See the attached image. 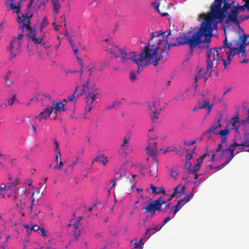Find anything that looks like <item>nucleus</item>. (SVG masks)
<instances>
[{
    "mask_svg": "<svg viewBox=\"0 0 249 249\" xmlns=\"http://www.w3.org/2000/svg\"><path fill=\"white\" fill-rule=\"evenodd\" d=\"M9 179L11 181V186H9V189H11V187H13V186H15L17 184H19V181L18 179H15L14 181H12L11 177H8Z\"/></svg>",
    "mask_w": 249,
    "mask_h": 249,
    "instance_id": "39",
    "label": "nucleus"
},
{
    "mask_svg": "<svg viewBox=\"0 0 249 249\" xmlns=\"http://www.w3.org/2000/svg\"><path fill=\"white\" fill-rule=\"evenodd\" d=\"M56 154L55 155V160L57 163L58 162V159L59 157H61V152L60 151H56Z\"/></svg>",
    "mask_w": 249,
    "mask_h": 249,
    "instance_id": "59",
    "label": "nucleus"
},
{
    "mask_svg": "<svg viewBox=\"0 0 249 249\" xmlns=\"http://www.w3.org/2000/svg\"><path fill=\"white\" fill-rule=\"evenodd\" d=\"M45 5V3L42 0H37L35 4V8H36V10H38L42 5Z\"/></svg>",
    "mask_w": 249,
    "mask_h": 249,
    "instance_id": "37",
    "label": "nucleus"
},
{
    "mask_svg": "<svg viewBox=\"0 0 249 249\" xmlns=\"http://www.w3.org/2000/svg\"><path fill=\"white\" fill-rule=\"evenodd\" d=\"M53 112L52 107L48 106L41 112L37 116H35V118L37 119L41 123L42 121L46 120L50 118L51 113Z\"/></svg>",
    "mask_w": 249,
    "mask_h": 249,
    "instance_id": "14",
    "label": "nucleus"
},
{
    "mask_svg": "<svg viewBox=\"0 0 249 249\" xmlns=\"http://www.w3.org/2000/svg\"><path fill=\"white\" fill-rule=\"evenodd\" d=\"M229 130L228 129H222L220 131H219L217 133H216V134H219L222 137H227L226 136L228 135L229 133Z\"/></svg>",
    "mask_w": 249,
    "mask_h": 249,
    "instance_id": "33",
    "label": "nucleus"
},
{
    "mask_svg": "<svg viewBox=\"0 0 249 249\" xmlns=\"http://www.w3.org/2000/svg\"><path fill=\"white\" fill-rule=\"evenodd\" d=\"M102 158H104V155L103 154H100L99 156L95 157V158L94 159L93 161H92V163L94 161H98L99 162H101V160H102Z\"/></svg>",
    "mask_w": 249,
    "mask_h": 249,
    "instance_id": "43",
    "label": "nucleus"
},
{
    "mask_svg": "<svg viewBox=\"0 0 249 249\" xmlns=\"http://www.w3.org/2000/svg\"><path fill=\"white\" fill-rule=\"evenodd\" d=\"M75 91H74V92L70 96H69L68 98V100L69 101H72L73 100V99L75 97V95L76 94V91H77V89H78V87H76V88H75Z\"/></svg>",
    "mask_w": 249,
    "mask_h": 249,
    "instance_id": "46",
    "label": "nucleus"
},
{
    "mask_svg": "<svg viewBox=\"0 0 249 249\" xmlns=\"http://www.w3.org/2000/svg\"><path fill=\"white\" fill-rule=\"evenodd\" d=\"M154 39H152L147 45L145 46L144 49L142 50L140 53L136 52H129L126 49H119L115 47L114 52L110 51L116 57H121V61L125 64L133 62L137 65L138 69L137 73H139L142 70L140 67L145 66L148 64L157 66L159 60L156 53V50L154 48Z\"/></svg>",
    "mask_w": 249,
    "mask_h": 249,
    "instance_id": "2",
    "label": "nucleus"
},
{
    "mask_svg": "<svg viewBox=\"0 0 249 249\" xmlns=\"http://www.w3.org/2000/svg\"><path fill=\"white\" fill-rule=\"evenodd\" d=\"M239 144L236 142V140L234 139L233 140V143L229 145V148H231L235 150V148L239 146Z\"/></svg>",
    "mask_w": 249,
    "mask_h": 249,
    "instance_id": "41",
    "label": "nucleus"
},
{
    "mask_svg": "<svg viewBox=\"0 0 249 249\" xmlns=\"http://www.w3.org/2000/svg\"><path fill=\"white\" fill-rule=\"evenodd\" d=\"M48 24V19L46 17L43 18L40 25V30L42 32L44 27Z\"/></svg>",
    "mask_w": 249,
    "mask_h": 249,
    "instance_id": "29",
    "label": "nucleus"
},
{
    "mask_svg": "<svg viewBox=\"0 0 249 249\" xmlns=\"http://www.w3.org/2000/svg\"><path fill=\"white\" fill-rule=\"evenodd\" d=\"M40 228L41 227L38 226V225H34L31 228V230H33L34 231H37L38 232Z\"/></svg>",
    "mask_w": 249,
    "mask_h": 249,
    "instance_id": "47",
    "label": "nucleus"
},
{
    "mask_svg": "<svg viewBox=\"0 0 249 249\" xmlns=\"http://www.w3.org/2000/svg\"><path fill=\"white\" fill-rule=\"evenodd\" d=\"M156 139L157 137H151L148 139L147 141L148 145L146 148L148 154L153 156L154 159H155V156L157 155L158 151L156 141Z\"/></svg>",
    "mask_w": 249,
    "mask_h": 249,
    "instance_id": "12",
    "label": "nucleus"
},
{
    "mask_svg": "<svg viewBox=\"0 0 249 249\" xmlns=\"http://www.w3.org/2000/svg\"><path fill=\"white\" fill-rule=\"evenodd\" d=\"M223 119V116L221 114H220L218 116V118L217 119L216 121L214 122V123L211 125L209 128L207 130V132L211 133H213L214 134H215L216 133L215 130L216 129H217L219 127H221V122L222 121Z\"/></svg>",
    "mask_w": 249,
    "mask_h": 249,
    "instance_id": "18",
    "label": "nucleus"
},
{
    "mask_svg": "<svg viewBox=\"0 0 249 249\" xmlns=\"http://www.w3.org/2000/svg\"><path fill=\"white\" fill-rule=\"evenodd\" d=\"M225 48H227V47H225V44L223 43V46L222 47L208 49L206 53L207 70L206 74H208L209 76L211 75L213 71V68L217 67L218 64L219 51L221 53V51Z\"/></svg>",
    "mask_w": 249,
    "mask_h": 249,
    "instance_id": "6",
    "label": "nucleus"
},
{
    "mask_svg": "<svg viewBox=\"0 0 249 249\" xmlns=\"http://www.w3.org/2000/svg\"><path fill=\"white\" fill-rule=\"evenodd\" d=\"M239 127H242L245 132L249 130V116H247L245 119L241 120L240 122Z\"/></svg>",
    "mask_w": 249,
    "mask_h": 249,
    "instance_id": "21",
    "label": "nucleus"
},
{
    "mask_svg": "<svg viewBox=\"0 0 249 249\" xmlns=\"http://www.w3.org/2000/svg\"><path fill=\"white\" fill-rule=\"evenodd\" d=\"M160 110L161 109L160 108ZM160 112V111H158L157 109H152V112H151V114L150 115V117L152 121H154L158 118Z\"/></svg>",
    "mask_w": 249,
    "mask_h": 249,
    "instance_id": "27",
    "label": "nucleus"
},
{
    "mask_svg": "<svg viewBox=\"0 0 249 249\" xmlns=\"http://www.w3.org/2000/svg\"><path fill=\"white\" fill-rule=\"evenodd\" d=\"M185 99V97L183 93H180L178 94L175 98V99L177 102H183Z\"/></svg>",
    "mask_w": 249,
    "mask_h": 249,
    "instance_id": "31",
    "label": "nucleus"
},
{
    "mask_svg": "<svg viewBox=\"0 0 249 249\" xmlns=\"http://www.w3.org/2000/svg\"><path fill=\"white\" fill-rule=\"evenodd\" d=\"M149 109L152 112V109H157L158 107H159V103L157 101H153L150 105L149 106Z\"/></svg>",
    "mask_w": 249,
    "mask_h": 249,
    "instance_id": "32",
    "label": "nucleus"
},
{
    "mask_svg": "<svg viewBox=\"0 0 249 249\" xmlns=\"http://www.w3.org/2000/svg\"><path fill=\"white\" fill-rule=\"evenodd\" d=\"M51 1L53 6V10L54 12V15H57L58 14L59 10L61 7L59 0H51Z\"/></svg>",
    "mask_w": 249,
    "mask_h": 249,
    "instance_id": "24",
    "label": "nucleus"
},
{
    "mask_svg": "<svg viewBox=\"0 0 249 249\" xmlns=\"http://www.w3.org/2000/svg\"><path fill=\"white\" fill-rule=\"evenodd\" d=\"M54 144L55 146V151H60L59 148V143L56 140H54Z\"/></svg>",
    "mask_w": 249,
    "mask_h": 249,
    "instance_id": "55",
    "label": "nucleus"
},
{
    "mask_svg": "<svg viewBox=\"0 0 249 249\" xmlns=\"http://www.w3.org/2000/svg\"><path fill=\"white\" fill-rule=\"evenodd\" d=\"M231 11L230 14L228 13L226 17L227 16V19L225 22V24H228L230 22H232L233 23L237 22L238 21V14L239 11H243L244 10V6H239L238 4H235V2L234 1V3L231 5Z\"/></svg>",
    "mask_w": 249,
    "mask_h": 249,
    "instance_id": "9",
    "label": "nucleus"
},
{
    "mask_svg": "<svg viewBox=\"0 0 249 249\" xmlns=\"http://www.w3.org/2000/svg\"><path fill=\"white\" fill-rule=\"evenodd\" d=\"M4 78L5 79V83L7 85V86H10L13 84V82L12 80L8 78L7 75H5L4 76Z\"/></svg>",
    "mask_w": 249,
    "mask_h": 249,
    "instance_id": "40",
    "label": "nucleus"
},
{
    "mask_svg": "<svg viewBox=\"0 0 249 249\" xmlns=\"http://www.w3.org/2000/svg\"><path fill=\"white\" fill-rule=\"evenodd\" d=\"M104 64L103 65V64H102V67H99L98 68H96L95 67V66H93L91 68H90L89 70H88V71L89 72V76H90L91 74V72L94 71V70H98V71H103V67H104Z\"/></svg>",
    "mask_w": 249,
    "mask_h": 249,
    "instance_id": "30",
    "label": "nucleus"
},
{
    "mask_svg": "<svg viewBox=\"0 0 249 249\" xmlns=\"http://www.w3.org/2000/svg\"><path fill=\"white\" fill-rule=\"evenodd\" d=\"M5 5L7 7H9V9L13 10L14 12L16 13L21 17L22 15L20 12V8L18 5H16L14 3V0H6L5 1Z\"/></svg>",
    "mask_w": 249,
    "mask_h": 249,
    "instance_id": "19",
    "label": "nucleus"
},
{
    "mask_svg": "<svg viewBox=\"0 0 249 249\" xmlns=\"http://www.w3.org/2000/svg\"><path fill=\"white\" fill-rule=\"evenodd\" d=\"M240 121H239V113L237 112L236 116L234 117L231 118V119L230 120V123L231 124L233 128L236 130V132H238V128L239 127L238 126H237L236 125V123H239Z\"/></svg>",
    "mask_w": 249,
    "mask_h": 249,
    "instance_id": "23",
    "label": "nucleus"
},
{
    "mask_svg": "<svg viewBox=\"0 0 249 249\" xmlns=\"http://www.w3.org/2000/svg\"><path fill=\"white\" fill-rule=\"evenodd\" d=\"M128 139L126 137H125L124 139L123 142L121 144V146L124 147V146L126 145V144L128 143Z\"/></svg>",
    "mask_w": 249,
    "mask_h": 249,
    "instance_id": "58",
    "label": "nucleus"
},
{
    "mask_svg": "<svg viewBox=\"0 0 249 249\" xmlns=\"http://www.w3.org/2000/svg\"><path fill=\"white\" fill-rule=\"evenodd\" d=\"M26 193L25 185H22L21 187L18 188L15 190V194L11 196L12 199L16 201V205L18 207H21L22 202L18 198L22 196Z\"/></svg>",
    "mask_w": 249,
    "mask_h": 249,
    "instance_id": "13",
    "label": "nucleus"
},
{
    "mask_svg": "<svg viewBox=\"0 0 249 249\" xmlns=\"http://www.w3.org/2000/svg\"><path fill=\"white\" fill-rule=\"evenodd\" d=\"M190 199V196H187L184 197L183 198H181L180 200H183V202H184V204L188 202Z\"/></svg>",
    "mask_w": 249,
    "mask_h": 249,
    "instance_id": "60",
    "label": "nucleus"
},
{
    "mask_svg": "<svg viewBox=\"0 0 249 249\" xmlns=\"http://www.w3.org/2000/svg\"><path fill=\"white\" fill-rule=\"evenodd\" d=\"M164 201H165V203H164L163 204H165V207L162 208V205H160V209H159L158 210V211L160 212L166 213L168 211V210L170 209V206L171 205V203L166 202L165 200H164Z\"/></svg>",
    "mask_w": 249,
    "mask_h": 249,
    "instance_id": "28",
    "label": "nucleus"
},
{
    "mask_svg": "<svg viewBox=\"0 0 249 249\" xmlns=\"http://www.w3.org/2000/svg\"><path fill=\"white\" fill-rule=\"evenodd\" d=\"M170 220V218L169 216H168L165 218L163 221V225H165L166 223H167Z\"/></svg>",
    "mask_w": 249,
    "mask_h": 249,
    "instance_id": "63",
    "label": "nucleus"
},
{
    "mask_svg": "<svg viewBox=\"0 0 249 249\" xmlns=\"http://www.w3.org/2000/svg\"><path fill=\"white\" fill-rule=\"evenodd\" d=\"M102 160H101V162L103 165H105L108 162V160L107 157H105L104 156V158H102Z\"/></svg>",
    "mask_w": 249,
    "mask_h": 249,
    "instance_id": "54",
    "label": "nucleus"
},
{
    "mask_svg": "<svg viewBox=\"0 0 249 249\" xmlns=\"http://www.w3.org/2000/svg\"><path fill=\"white\" fill-rule=\"evenodd\" d=\"M47 231L45 230L43 228H41L40 229L39 231H38V233L42 235V236L45 237L47 236Z\"/></svg>",
    "mask_w": 249,
    "mask_h": 249,
    "instance_id": "38",
    "label": "nucleus"
},
{
    "mask_svg": "<svg viewBox=\"0 0 249 249\" xmlns=\"http://www.w3.org/2000/svg\"><path fill=\"white\" fill-rule=\"evenodd\" d=\"M89 78L85 84L82 85L83 89L81 93L79 94H77L76 95L77 98H78L81 95L87 92L86 99V105L85 107V111L86 112L90 111V110L93 108V102L96 100V96L99 94L98 89L94 87H92L91 88L89 87Z\"/></svg>",
    "mask_w": 249,
    "mask_h": 249,
    "instance_id": "7",
    "label": "nucleus"
},
{
    "mask_svg": "<svg viewBox=\"0 0 249 249\" xmlns=\"http://www.w3.org/2000/svg\"><path fill=\"white\" fill-rule=\"evenodd\" d=\"M32 17L33 14L31 12H27L25 15H21V17L19 15L17 18V21L19 24L18 30H21V33L23 34L25 28L29 39H31L32 42L36 45L42 44L44 45L43 42L44 36H42L40 38H36V31L30 26Z\"/></svg>",
    "mask_w": 249,
    "mask_h": 249,
    "instance_id": "3",
    "label": "nucleus"
},
{
    "mask_svg": "<svg viewBox=\"0 0 249 249\" xmlns=\"http://www.w3.org/2000/svg\"><path fill=\"white\" fill-rule=\"evenodd\" d=\"M29 0V3L27 4V7L28 8H30L33 6V3L34 2L35 0Z\"/></svg>",
    "mask_w": 249,
    "mask_h": 249,
    "instance_id": "62",
    "label": "nucleus"
},
{
    "mask_svg": "<svg viewBox=\"0 0 249 249\" xmlns=\"http://www.w3.org/2000/svg\"><path fill=\"white\" fill-rule=\"evenodd\" d=\"M150 188L152 190V193L154 194H159L161 193H163L164 195H165L166 191L165 189L163 188L160 187V188H157L156 186H155L153 184L150 185Z\"/></svg>",
    "mask_w": 249,
    "mask_h": 249,
    "instance_id": "26",
    "label": "nucleus"
},
{
    "mask_svg": "<svg viewBox=\"0 0 249 249\" xmlns=\"http://www.w3.org/2000/svg\"><path fill=\"white\" fill-rule=\"evenodd\" d=\"M24 35L20 33L17 37H14L10 42L9 45L7 47V51L10 52L9 60L16 59L17 56L20 54L21 52V39Z\"/></svg>",
    "mask_w": 249,
    "mask_h": 249,
    "instance_id": "8",
    "label": "nucleus"
},
{
    "mask_svg": "<svg viewBox=\"0 0 249 249\" xmlns=\"http://www.w3.org/2000/svg\"><path fill=\"white\" fill-rule=\"evenodd\" d=\"M227 137H225V136L222 137V138H221V143H222V144L223 143H226V142L227 141Z\"/></svg>",
    "mask_w": 249,
    "mask_h": 249,
    "instance_id": "64",
    "label": "nucleus"
},
{
    "mask_svg": "<svg viewBox=\"0 0 249 249\" xmlns=\"http://www.w3.org/2000/svg\"><path fill=\"white\" fill-rule=\"evenodd\" d=\"M53 107H52L53 108V112L62 111L65 109L64 105L62 102L57 103L53 102Z\"/></svg>",
    "mask_w": 249,
    "mask_h": 249,
    "instance_id": "22",
    "label": "nucleus"
},
{
    "mask_svg": "<svg viewBox=\"0 0 249 249\" xmlns=\"http://www.w3.org/2000/svg\"><path fill=\"white\" fill-rule=\"evenodd\" d=\"M193 155L191 153L187 154L186 155V160H187L186 163H189V161L192 159Z\"/></svg>",
    "mask_w": 249,
    "mask_h": 249,
    "instance_id": "49",
    "label": "nucleus"
},
{
    "mask_svg": "<svg viewBox=\"0 0 249 249\" xmlns=\"http://www.w3.org/2000/svg\"><path fill=\"white\" fill-rule=\"evenodd\" d=\"M80 232L79 230H76L74 231V236L75 238H77L80 235Z\"/></svg>",
    "mask_w": 249,
    "mask_h": 249,
    "instance_id": "57",
    "label": "nucleus"
},
{
    "mask_svg": "<svg viewBox=\"0 0 249 249\" xmlns=\"http://www.w3.org/2000/svg\"><path fill=\"white\" fill-rule=\"evenodd\" d=\"M16 94L14 93L12 97L7 100L8 105L12 106L16 100Z\"/></svg>",
    "mask_w": 249,
    "mask_h": 249,
    "instance_id": "35",
    "label": "nucleus"
},
{
    "mask_svg": "<svg viewBox=\"0 0 249 249\" xmlns=\"http://www.w3.org/2000/svg\"><path fill=\"white\" fill-rule=\"evenodd\" d=\"M165 203L164 199H161L160 197L157 200H153L147 204L146 207L142 208V209L143 213H150L154 210H157L160 209V206L162 205Z\"/></svg>",
    "mask_w": 249,
    "mask_h": 249,
    "instance_id": "10",
    "label": "nucleus"
},
{
    "mask_svg": "<svg viewBox=\"0 0 249 249\" xmlns=\"http://www.w3.org/2000/svg\"><path fill=\"white\" fill-rule=\"evenodd\" d=\"M231 42H234L233 43L236 45H244V46L246 47V46L249 44V35L244 34L243 36H239L237 40H233Z\"/></svg>",
    "mask_w": 249,
    "mask_h": 249,
    "instance_id": "16",
    "label": "nucleus"
},
{
    "mask_svg": "<svg viewBox=\"0 0 249 249\" xmlns=\"http://www.w3.org/2000/svg\"><path fill=\"white\" fill-rule=\"evenodd\" d=\"M151 5L153 6H155V8L157 10V11L160 13V9H159V6H160V3H157L156 1H154L151 3Z\"/></svg>",
    "mask_w": 249,
    "mask_h": 249,
    "instance_id": "45",
    "label": "nucleus"
},
{
    "mask_svg": "<svg viewBox=\"0 0 249 249\" xmlns=\"http://www.w3.org/2000/svg\"><path fill=\"white\" fill-rule=\"evenodd\" d=\"M182 202H183V200H178V202H177V204L174 206V208H179V210H180L181 207V205Z\"/></svg>",
    "mask_w": 249,
    "mask_h": 249,
    "instance_id": "48",
    "label": "nucleus"
},
{
    "mask_svg": "<svg viewBox=\"0 0 249 249\" xmlns=\"http://www.w3.org/2000/svg\"><path fill=\"white\" fill-rule=\"evenodd\" d=\"M234 0H214L211 6L209 15L207 16L210 19L214 20L218 19L221 21L226 18L228 14V10L231 8Z\"/></svg>",
    "mask_w": 249,
    "mask_h": 249,
    "instance_id": "4",
    "label": "nucleus"
},
{
    "mask_svg": "<svg viewBox=\"0 0 249 249\" xmlns=\"http://www.w3.org/2000/svg\"><path fill=\"white\" fill-rule=\"evenodd\" d=\"M129 79L132 82H134L137 79L136 72L134 71H131L130 72Z\"/></svg>",
    "mask_w": 249,
    "mask_h": 249,
    "instance_id": "34",
    "label": "nucleus"
},
{
    "mask_svg": "<svg viewBox=\"0 0 249 249\" xmlns=\"http://www.w3.org/2000/svg\"><path fill=\"white\" fill-rule=\"evenodd\" d=\"M185 193V187L181 186V185H178L176 187H175L174 189V191L173 192L172 196H177L178 194L182 193L184 194Z\"/></svg>",
    "mask_w": 249,
    "mask_h": 249,
    "instance_id": "25",
    "label": "nucleus"
},
{
    "mask_svg": "<svg viewBox=\"0 0 249 249\" xmlns=\"http://www.w3.org/2000/svg\"><path fill=\"white\" fill-rule=\"evenodd\" d=\"M234 150L233 149H231V148H227L226 149H222V156H224L225 154H228V153H230V156L228 158H227L226 157V161L222 163L221 165L219 166H217L216 167V168H218L219 167H220V166H225V165L228 164L230 161L233 159V157H234Z\"/></svg>",
    "mask_w": 249,
    "mask_h": 249,
    "instance_id": "17",
    "label": "nucleus"
},
{
    "mask_svg": "<svg viewBox=\"0 0 249 249\" xmlns=\"http://www.w3.org/2000/svg\"><path fill=\"white\" fill-rule=\"evenodd\" d=\"M216 29L217 23L207 16L204 18L198 30L191 36H187L185 34L180 33L175 38L172 37L171 31H169L165 38L157 39L155 37L152 38L159 61L161 60L164 62L167 59L168 56V51L169 50L170 46L188 44L190 47V53H192L194 48L204 42L201 39L203 36H205L206 39L208 36H212L213 31Z\"/></svg>",
    "mask_w": 249,
    "mask_h": 249,
    "instance_id": "1",
    "label": "nucleus"
},
{
    "mask_svg": "<svg viewBox=\"0 0 249 249\" xmlns=\"http://www.w3.org/2000/svg\"><path fill=\"white\" fill-rule=\"evenodd\" d=\"M77 57V59L79 60V63L80 64V65H81V68H80V77H81L82 75V73H83V63L82 62V60L79 57Z\"/></svg>",
    "mask_w": 249,
    "mask_h": 249,
    "instance_id": "52",
    "label": "nucleus"
},
{
    "mask_svg": "<svg viewBox=\"0 0 249 249\" xmlns=\"http://www.w3.org/2000/svg\"><path fill=\"white\" fill-rule=\"evenodd\" d=\"M113 108H115V107L114 106H113V104L112 103L109 105H107L104 109V110L107 111L108 110L111 109Z\"/></svg>",
    "mask_w": 249,
    "mask_h": 249,
    "instance_id": "50",
    "label": "nucleus"
},
{
    "mask_svg": "<svg viewBox=\"0 0 249 249\" xmlns=\"http://www.w3.org/2000/svg\"><path fill=\"white\" fill-rule=\"evenodd\" d=\"M234 42H228L227 36L225 35V39L223 41V43L225 44V47H227L229 49L228 52H226L227 59H223L222 56V61L224 68H226L227 66L230 64L231 59L235 54H239L241 53V56L242 57L246 58L247 53L246 52V48L244 45H236L233 43Z\"/></svg>",
    "mask_w": 249,
    "mask_h": 249,
    "instance_id": "5",
    "label": "nucleus"
},
{
    "mask_svg": "<svg viewBox=\"0 0 249 249\" xmlns=\"http://www.w3.org/2000/svg\"><path fill=\"white\" fill-rule=\"evenodd\" d=\"M222 143L219 144L218 146L215 148V152H219L221 150L223 149L222 148Z\"/></svg>",
    "mask_w": 249,
    "mask_h": 249,
    "instance_id": "61",
    "label": "nucleus"
},
{
    "mask_svg": "<svg viewBox=\"0 0 249 249\" xmlns=\"http://www.w3.org/2000/svg\"><path fill=\"white\" fill-rule=\"evenodd\" d=\"M213 104H210L208 99H204L203 100H199L198 101L197 106L199 109L205 108L207 110L206 115H208L213 107Z\"/></svg>",
    "mask_w": 249,
    "mask_h": 249,
    "instance_id": "15",
    "label": "nucleus"
},
{
    "mask_svg": "<svg viewBox=\"0 0 249 249\" xmlns=\"http://www.w3.org/2000/svg\"><path fill=\"white\" fill-rule=\"evenodd\" d=\"M64 166V163H63L62 161H60L59 164L55 166L54 167V169H60L62 168V167Z\"/></svg>",
    "mask_w": 249,
    "mask_h": 249,
    "instance_id": "53",
    "label": "nucleus"
},
{
    "mask_svg": "<svg viewBox=\"0 0 249 249\" xmlns=\"http://www.w3.org/2000/svg\"><path fill=\"white\" fill-rule=\"evenodd\" d=\"M158 34L156 36H151V39L149 40V41L152 39V38L153 37H155V38H156L157 39H161L160 38H159V37L163 35H164L165 34V32H164L163 31H162L161 30L160 31H159L157 32ZM162 38H163L162 39H164V37L162 36L161 37Z\"/></svg>",
    "mask_w": 249,
    "mask_h": 249,
    "instance_id": "36",
    "label": "nucleus"
},
{
    "mask_svg": "<svg viewBox=\"0 0 249 249\" xmlns=\"http://www.w3.org/2000/svg\"><path fill=\"white\" fill-rule=\"evenodd\" d=\"M81 224L80 223V220L78 219L76 220V222L73 224V226L75 230H77L80 228V226H81Z\"/></svg>",
    "mask_w": 249,
    "mask_h": 249,
    "instance_id": "44",
    "label": "nucleus"
},
{
    "mask_svg": "<svg viewBox=\"0 0 249 249\" xmlns=\"http://www.w3.org/2000/svg\"><path fill=\"white\" fill-rule=\"evenodd\" d=\"M113 106H114L115 107H118V106H119L121 104V102L118 100H116L115 101H114L113 103Z\"/></svg>",
    "mask_w": 249,
    "mask_h": 249,
    "instance_id": "56",
    "label": "nucleus"
},
{
    "mask_svg": "<svg viewBox=\"0 0 249 249\" xmlns=\"http://www.w3.org/2000/svg\"><path fill=\"white\" fill-rule=\"evenodd\" d=\"M215 154L213 151H206L202 156L200 157L197 159V162L195 164L194 169L193 171L191 172V173H196L199 170L200 165L203 162L204 158H206V157L211 156V160L213 161L216 160V159L215 158Z\"/></svg>",
    "mask_w": 249,
    "mask_h": 249,
    "instance_id": "11",
    "label": "nucleus"
},
{
    "mask_svg": "<svg viewBox=\"0 0 249 249\" xmlns=\"http://www.w3.org/2000/svg\"><path fill=\"white\" fill-rule=\"evenodd\" d=\"M34 194H35V193H33L32 194V196H31L30 197V199H31V202H32V205H31V206L30 207L31 211L32 210L33 207V205L34 204V201H35V198L34 197Z\"/></svg>",
    "mask_w": 249,
    "mask_h": 249,
    "instance_id": "51",
    "label": "nucleus"
},
{
    "mask_svg": "<svg viewBox=\"0 0 249 249\" xmlns=\"http://www.w3.org/2000/svg\"><path fill=\"white\" fill-rule=\"evenodd\" d=\"M178 175V172L174 168H172L171 169L170 175L173 178L176 179V177Z\"/></svg>",
    "mask_w": 249,
    "mask_h": 249,
    "instance_id": "42",
    "label": "nucleus"
},
{
    "mask_svg": "<svg viewBox=\"0 0 249 249\" xmlns=\"http://www.w3.org/2000/svg\"><path fill=\"white\" fill-rule=\"evenodd\" d=\"M158 160L156 159L155 162H154L150 167L149 169V175L153 177H157L158 175Z\"/></svg>",
    "mask_w": 249,
    "mask_h": 249,
    "instance_id": "20",
    "label": "nucleus"
}]
</instances>
